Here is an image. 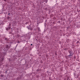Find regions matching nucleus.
<instances>
[{
    "label": "nucleus",
    "instance_id": "13",
    "mask_svg": "<svg viewBox=\"0 0 80 80\" xmlns=\"http://www.w3.org/2000/svg\"><path fill=\"white\" fill-rule=\"evenodd\" d=\"M28 39H29V38H28Z\"/></svg>",
    "mask_w": 80,
    "mask_h": 80
},
{
    "label": "nucleus",
    "instance_id": "4",
    "mask_svg": "<svg viewBox=\"0 0 80 80\" xmlns=\"http://www.w3.org/2000/svg\"><path fill=\"white\" fill-rule=\"evenodd\" d=\"M79 41H77V43H79Z\"/></svg>",
    "mask_w": 80,
    "mask_h": 80
},
{
    "label": "nucleus",
    "instance_id": "9",
    "mask_svg": "<svg viewBox=\"0 0 80 80\" xmlns=\"http://www.w3.org/2000/svg\"><path fill=\"white\" fill-rule=\"evenodd\" d=\"M17 37H18H18H19V36H17Z\"/></svg>",
    "mask_w": 80,
    "mask_h": 80
},
{
    "label": "nucleus",
    "instance_id": "3",
    "mask_svg": "<svg viewBox=\"0 0 80 80\" xmlns=\"http://www.w3.org/2000/svg\"><path fill=\"white\" fill-rule=\"evenodd\" d=\"M10 28V27H9L8 28H6V30H8Z\"/></svg>",
    "mask_w": 80,
    "mask_h": 80
},
{
    "label": "nucleus",
    "instance_id": "10",
    "mask_svg": "<svg viewBox=\"0 0 80 80\" xmlns=\"http://www.w3.org/2000/svg\"><path fill=\"white\" fill-rule=\"evenodd\" d=\"M29 34H28L27 35H29Z\"/></svg>",
    "mask_w": 80,
    "mask_h": 80
},
{
    "label": "nucleus",
    "instance_id": "5",
    "mask_svg": "<svg viewBox=\"0 0 80 80\" xmlns=\"http://www.w3.org/2000/svg\"><path fill=\"white\" fill-rule=\"evenodd\" d=\"M30 37V35H29L28 36H27V37Z\"/></svg>",
    "mask_w": 80,
    "mask_h": 80
},
{
    "label": "nucleus",
    "instance_id": "8",
    "mask_svg": "<svg viewBox=\"0 0 80 80\" xmlns=\"http://www.w3.org/2000/svg\"><path fill=\"white\" fill-rule=\"evenodd\" d=\"M27 23H28V22H27Z\"/></svg>",
    "mask_w": 80,
    "mask_h": 80
},
{
    "label": "nucleus",
    "instance_id": "2",
    "mask_svg": "<svg viewBox=\"0 0 80 80\" xmlns=\"http://www.w3.org/2000/svg\"><path fill=\"white\" fill-rule=\"evenodd\" d=\"M34 28V26L32 25H30L29 26L27 27V28H28V30H33V28Z\"/></svg>",
    "mask_w": 80,
    "mask_h": 80
},
{
    "label": "nucleus",
    "instance_id": "7",
    "mask_svg": "<svg viewBox=\"0 0 80 80\" xmlns=\"http://www.w3.org/2000/svg\"><path fill=\"white\" fill-rule=\"evenodd\" d=\"M4 49L5 50H6V49H5V48H4Z\"/></svg>",
    "mask_w": 80,
    "mask_h": 80
},
{
    "label": "nucleus",
    "instance_id": "11",
    "mask_svg": "<svg viewBox=\"0 0 80 80\" xmlns=\"http://www.w3.org/2000/svg\"><path fill=\"white\" fill-rule=\"evenodd\" d=\"M67 80H68V79H67Z\"/></svg>",
    "mask_w": 80,
    "mask_h": 80
},
{
    "label": "nucleus",
    "instance_id": "6",
    "mask_svg": "<svg viewBox=\"0 0 80 80\" xmlns=\"http://www.w3.org/2000/svg\"><path fill=\"white\" fill-rule=\"evenodd\" d=\"M33 45V44H31V45Z\"/></svg>",
    "mask_w": 80,
    "mask_h": 80
},
{
    "label": "nucleus",
    "instance_id": "1",
    "mask_svg": "<svg viewBox=\"0 0 80 80\" xmlns=\"http://www.w3.org/2000/svg\"><path fill=\"white\" fill-rule=\"evenodd\" d=\"M5 40H6V41H7L8 43L7 44V45L6 46V48H10V46L11 45V42H9V41H8V39L7 38H6Z\"/></svg>",
    "mask_w": 80,
    "mask_h": 80
},
{
    "label": "nucleus",
    "instance_id": "12",
    "mask_svg": "<svg viewBox=\"0 0 80 80\" xmlns=\"http://www.w3.org/2000/svg\"><path fill=\"white\" fill-rule=\"evenodd\" d=\"M39 31H40V30H39Z\"/></svg>",
    "mask_w": 80,
    "mask_h": 80
}]
</instances>
